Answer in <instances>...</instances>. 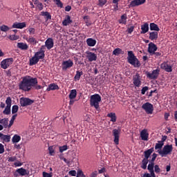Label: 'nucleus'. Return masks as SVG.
Listing matches in <instances>:
<instances>
[{
  "mask_svg": "<svg viewBox=\"0 0 177 177\" xmlns=\"http://www.w3.org/2000/svg\"><path fill=\"white\" fill-rule=\"evenodd\" d=\"M38 84V79L32 77L31 76H25L22 77V80L19 84V89L24 92H30L32 89V86Z\"/></svg>",
  "mask_w": 177,
  "mask_h": 177,
  "instance_id": "f257e3e1",
  "label": "nucleus"
},
{
  "mask_svg": "<svg viewBox=\"0 0 177 177\" xmlns=\"http://www.w3.org/2000/svg\"><path fill=\"white\" fill-rule=\"evenodd\" d=\"M102 102V97L99 94H94L90 97V106L94 107L97 113H100V106L99 103Z\"/></svg>",
  "mask_w": 177,
  "mask_h": 177,
  "instance_id": "f03ea898",
  "label": "nucleus"
},
{
  "mask_svg": "<svg viewBox=\"0 0 177 177\" xmlns=\"http://www.w3.org/2000/svg\"><path fill=\"white\" fill-rule=\"evenodd\" d=\"M127 62L131 66H133L136 68L140 66V61L135 56L133 51L129 50L127 52Z\"/></svg>",
  "mask_w": 177,
  "mask_h": 177,
  "instance_id": "7ed1b4c3",
  "label": "nucleus"
},
{
  "mask_svg": "<svg viewBox=\"0 0 177 177\" xmlns=\"http://www.w3.org/2000/svg\"><path fill=\"white\" fill-rule=\"evenodd\" d=\"M174 150V147L172 145H166L163 147L162 150L158 151V154L161 156V157H167V156H169L172 154V151Z\"/></svg>",
  "mask_w": 177,
  "mask_h": 177,
  "instance_id": "20e7f679",
  "label": "nucleus"
},
{
  "mask_svg": "<svg viewBox=\"0 0 177 177\" xmlns=\"http://www.w3.org/2000/svg\"><path fill=\"white\" fill-rule=\"evenodd\" d=\"M160 68H158L156 70H153L151 73L146 72L145 74L149 80H157L158 78V75H160Z\"/></svg>",
  "mask_w": 177,
  "mask_h": 177,
  "instance_id": "39448f33",
  "label": "nucleus"
},
{
  "mask_svg": "<svg viewBox=\"0 0 177 177\" xmlns=\"http://www.w3.org/2000/svg\"><path fill=\"white\" fill-rule=\"evenodd\" d=\"M74 66V62L71 59H69L66 61H63L62 63V71H67L69 68H71Z\"/></svg>",
  "mask_w": 177,
  "mask_h": 177,
  "instance_id": "423d86ee",
  "label": "nucleus"
},
{
  "mask_svg": "<svg viewBox=\"0 0 177 177\" xmlns=\"http://www.w3.org/2000/svg\"><path fill=\"white\" fill-rule=\"evenodd\" d=\"M13 58H7L1 62L0 66L1 68L3 70H6V68H9L12 64H13Z\"/></svg>",
  "mask_w": 177,
  "mask_h": 177,
  "instance_id": "0eeeda50",
  "label": "nucleus"
},
{
  "mask_svg": "<svg viewBox=\"0 0 177 177\" xmlns=\"http://www.w3.org/2000/svg\"><path fill=\"white\" fill-rule=\"evenodd\" d=\"M34 102V100H31L28 97H21L19 100V103L21 107H27V106H31Z\"/></svg>",
  "mask_w": 177,
  "mask_h": 177,
  "instance_id": "6e6552de",
  "label": "nucleus"
},
{
  "mask_svg": "<svg viewBox=\"0 0 177 177\" xmlns=\"http://www.w3.org/2000/svg\"><path fill=\"white\" fill-rule=\"evenodd\" d=\"M142 109L145 110L147 114H153V111H154V106L150 102H146L142 104Z\"/></svg>",
  "mask_w": 177,
  "mask_h": 177,
  "instance_id": "1a4fd4ad",
  "label": "nucleus"
},
{
  "mask_svg": "<svg viewBox=\"0 0 177 177\" xmlns=\"http://www.w3.org/2000/svg\"><path fill=\"white\" fill-rule=\"evenodd\" d=\"M6 104L7 105L3 111V114L6 115H9L10 114V108L12 107V98L10 97H8L6 100Z\"/></svg>",
  "mask_w": 177,
  "mask_h": 177,
  "instance_id": "9d476101",
  "label": "nucleus"
},
{
  "mask_svg": "<svg viewBox=\"0 0 177 177\" xmlns=\"http://www.w3.org/2000/svg\"><path fill=\"white\" fill-rule=\"evenodd\" d=\"M46 50V48H45V46H41L40 47L39 51H37L35 53V55L39 58V60H42V59H45V50Z\"/></svg>",
  "mask_w": 177,
  "mask_h": 177,
  "instance_id": "9b49d317",
  "label": "nucleus"
},
{
  "mask_svg": "<svg viewBox=\"0 0 177 177\" xmlns=\"http://www.w3.org/2000/svg\"><path fill=\"white\" fill-rule=\"evenodd\" d=\"M112 132L114 136V140H113L114 143L115 145H120V135L121 133V130L114 129Z\"/></svg>",
  "mask_w": 177,
  "mask_h": 177,
  "instance_id": "f8f14e48",
  "label": "nucleus"
},
{
  "mask_svg": "<svg viewBox=\"0 0 177 177\" xmlns=\"http://www.w3.org/2000/svg\"><path fill=\"white\" fill-rule=\"evenodd\" d=\"M143 3H146V0H133L130 2L129 8H136V6H140Z\"/></svg>",
  "mask_w": 177,
  "mask_h": 177,
  "instance_id": "ddd939ff",
  "label": "nucleus"
},
{
  "mask_svg": "<svg viewBox=\"0 0 177 177\" xmlns=\"http://www.w3.org/2000/svg\"><path fill=\"white\" fill-rule=\"evenodd\" d=\"M86 55L88 62H96L97 60V55L94 53L86 51Z\"/></svg>",
  "mask_w": 177,
  "mask_h": 177,
  "instance_id": "4468645a",
  "label": "nucleus"
},
{
  "mask_svg": "<svg viewBox=\"0 0 177 177\" xmlns=\"http://www.w3.org/2000/svg\"><path fill=\"white\" fill-rule=\"evenodd\" d=\"M160 68L165 70L167 73H172V66L168 64L167 62H164L160 64Z\"/></svg>",
  "mask_w": 177,
  "mask_h": 177,
  "instance_id": "2eb2a0df",
  "label": "nucleus"
},
{
  "mask_svg": "<svg viewBox=\"0 0 177 177\" xmlns=\"http://www.w3.org/2000/svg\"><path fill=\"white\" fill-rule=\"evenodd\" d=\"M133 84L137 88H139L140 85H142V82L140 81V75L139 73H136L135 76L133 77Z\"/></svg>",
  "mask_w": 177,
  "mask_h": 177,
  "instance_id": "dca6fc26",
  "label": "nucleus"
},
{
  "mask_svg": "<svg viewBox=\"0 0 177 177\" xmlns=\"http://www.w3.org/2000/svg\"><path fill=\"white\" fill-rule=\"evenodd\" d=\"M24 38V39H26L28 44H29L30 45H33V46H35V45L38 44V40L32 36L26 37Z\"/></svg>",
  "mask_w": 177,
  "mask_h": 177,
  "instance_id": "f3484780",
  "label": "nucleus"
},
{
  "mask_svg": "<svg viewBox=\"0 0 177 177\" xmlns=\"http://www.w3.org/2000/svg\"><path fill=\"white\" fill-rule=\"evenodd\" d=\"M55 45V43L53 42V39L48 38L45 41V45H43L42 46H45V48H47L48 50H50L52 48H53Z\"/></svg>",
  "mask_w": 177,
  "mask_h": 177,
  "instance_id": "a211bd4d",
  "label": "nucleus"
},
{
  "mask_svg": "<svg viewBox=\"0 0 177 177\" xmlns=\"http://www.w3.org/2000/svg\"><path fill=\"white\" fill-rule=\"evenodd\" d=\"M157 49V45H156L154 43L151 42L149 44L148 52L151 56L152 55H154V53L156 52Z\"/></svg>",
  "mask_w": 177,
  "mask_h": 177,
  "instance_id": "6ab92c4d",
  "label": "nucleus"
},
{
  "mask_svg": "<svg viewBox=\"0 0 177 177\" xmlns=\"http://www.w3.org/2000/svg\"><path fill=\"white\" fill-rule=\"evenodd\" d=\"M26 26V22H15L12 24V28H19L21 30L22 28H25Z\"/></svg>",
  "mask_w": 177,
  "mask_h": 177,
  "instance_id": "aec40b11",
  "label": "nucleus"
},
{
  "mask_svg": "<svg viewBox=\"0 0 177 177\" xmlns=\"http://www.w3.org/2000/svg\"><path fill=\"white\" fill-rule=\"evenodd\" d=\"M140 138L142 140H149V133L147 132V129H145L140 132Z\"/></svg>",
  "mask_w": 177,
  "mask_h": 177,
  "instance_id": "412c9836",
  "label": "nucleus"
},
{
  "mask_svg": "<svg viewBox=\"0 0 177 177\" xmlns=\"http://www.w3.org/2000/svg\"><path fill=\"white\" fill-rule=\"evenodd\" d=\"M158 39V32H149V39L151 41H156Z\"/></svg>",
  "mask_w": 177,
  "mask_h": 177,
  "instance_id": "4be33fe9",
  "label": "nucleus"
},
{
  "mask_svg": "<svg viewBox=\"0 0 177 177\" xmlns=\"http://www.w3.org/2000/svg\"><path fill=\"white\" fill-rule=\"evenodd\" d=\"M146 32H149V23L147 22L141 25L140 34H146Z\"/></svg>",
  "mask_w": 177,
  "mask_h": 177,
  "instance_id": "5701e85b",
  "label": "nucleus"
},
{
  "mask_svg": "<svg viewBox=\"0 0 177 177\" xmlns=\"http://www.w3.org/2000/svg\"><path fill=\"white\" fill-rule=\"evenodd\" d=\"M154 151V147H151L149 149H147V151H145L144 152V156L146 160H149V158H150V156H151V153Z\"/></svg>",
  "mask_w": 177,
  "mask_h": 177,
  "instance_id": "b1692460",
  "label": "nucleus"
},
{
  "mask_svg": "<svg viewBox=\"0 0 177 177\" xmlns=\"http://www.w3.org/2000/svg\"><path fill=\"white\" fill-rule=\"evenodd\" d=\"M59 89V86L55 83H53L48 85V87L47 88L46 91L47 92H49L50 91H57Z\"/></svg>",
  "mask_w": 177,
  "mask_h": 177,
  "instance_id": "393cba45",
  "label": "nucleus"
},
{
  "mask_svg": "<svg viewBox=\"0 0 177 177\" xmlns=\"http://www.w3.org/2000/svg\"><path fill=\"white\" fill-rule=\"evenodd\" d=\"M39 62V58L34 55L32 58L29 60V66H35Z\"/></svg>",
  "mask_w": 177,
  "mask_h": 177,
  "instance_id": "a878e982",
  "label": "nucleus"
},
{
  "mask_svg": "<svg viewBox=\"0 0 177 177\" xmlns=\"http://www.w3.org/2000/svg\"><path fill=\"white\" fill-rule=\"evenodd\" d=\"M73 23V20H71V17L70 15H66L64 20L62 21V25L67 26L68 24H71Z\"/></svg>",
  "mask_w": 177,
  "mask_h": 177,
  "instance_id": "bb28decb",
  "label": "nucleus"
},
{
  "mask_svg": "<svg viewBox=\"0 0 177 177\" xmlns=\"http://www.w3.org/2000/svg\"><path fill=\"white\" fill-rule=\"evenodd\" d=\"M17 46L21 50H27L28 49V45H27L26 43H17Z\"/></svg>",
  "mask_w": 177,
  "mask_h": 177,
  "instance_id": "cd10ccee",
  "label": "nucleus"
},
{
  "mask_svg": "<svg viewBox=\"0 0 177 177\" xmlns=\"http://www.w3.org/2000/svg\"><path fill=\"white\" fill-rule=\"evenodd\" d=\"M149 28L151 31H156V32L160 31V28L158 27V25L154 23H151L149 24Z\"/></svg>",
  "mask_w": 177,
  "mask_h": 177,
  "instance_id": "c85d7f7f",
  "label": "nucleus"
},
{
  "mask_svg": "<svg viewBox=\"0 0 177 177\" xmlns=\"http://www.w3.org/2000/svg\"><path fill=\"white\" fill-rule=\"evenodd\" d=\"M88 46H95L96 45V40L93 38H88L86 41Z\"/></svg>",
  "mask_w": 177,
  "mask_h": 177,
  "instance_id": "c756f323",
  "label": "nucleus"
},
{
  "mask_svg": "<svg viewBox=\"0 0 177 177\" xmlns=\"http://www.w3.org/2000/svg\"><path fill=\"white\" fill-rule=\"evenodd\" d=\"M107 117L111 118V122H115L117 121V115H115V113H109L107 114Z\"/></svg>",
  "mask_w": 177,
  "mask_h": 177,
  "instance_id": "7c9ffc66",
  "label": "nucleus"
},
{
  "mask_svg": "<svg viewBox=\"0 0 177 177\" xmlns=\"http://www.w3.org/2000/svg\"><path fill=\"white\" fill-rule=\"evenodd\" d=\"M125 53L122 49L120 48H117L113 51V55H115V56H118L119 55H124Z\"/></svg>",
  "mask_w": 177,
  "mask_h": 177,
  "instance_id": "2f4dec72",
  "label": "nucleus"
},
{
  "mask_svg": "<svg viewBox=\"0 0 177 177\" xmlns=\"http://www.w3.org/2000/svg\"><path fill=\"white\" fill-rule=\"evenodd\" d=\"M16 172L19 174V175H21V176H26V175H27V170H26V169H24L23 167H21L20 169H17L16 170Z\"/></svg>",
  "mask_w": 177,
  "mask_h": 177,
  "instance_id": "473e14b6",
  "label": "nucleus"
},
{
  "mask_svg": "<svg viewBox=\"0 0 177 177\" xmlns=\"http://www.w3.org/2000/svg\"><path fill=\"white\" fill-rule=\"evenodd\" d=\"M41 16L45 17L46 20H52V15H50V13L49 12H44L42 11L41 12Z\"/></svg>",
  "mask_w": 177,
  "mask_h": 177,
  "instance_id": "72a5a7b5",
  "label": "nucleus"
},
{
  "mask_svg": "<svg viewBox=\"0 0 177 177\" xmlns=\"http://www.w3.org/2000/svg\"><path fill=\"white\" fill-rule=\"evenodd\" d=\"M21 140V137L17 134L14 135L12 138V143H19Z\"/></svg>",
  "mask_w": 177,
  "mask_h": 177,
  "instance_id": "f704fd0d",
  "label": "nucleus"
},
{
  "mask_svg": "<svg viewBox=\"0 0 177 177\" xmlns=\"http://www.w3.org/2000/svg\"><path fill=\"white\" fill-rule=\"evenodd\" d=\"M69 99H75L77 97V90L73 89L71 91L69 95Z\"/></svg>",
  "mask_w": 177,
  "mask_h": 177,
  "instance_id": "c9c22d12",
  "label": "nucleus"
},
{
  "mask_svg": "<svg viewBox=\"0 0 177 177\" xmlns=\"http://www.w3.org/2000/svg\"><path fill=\"white\" fill-rule=\"evenodd\" d=\"M84 75V72L81 71L80 72L79 71H76V74L74 77V80L75 81H80V80L81 79V75Z\"/></svg>",
  "mask_w": 177,
  "mask_h": 177,
  "instance_id": "e433bc0d",
  "label": "nucleus"
},
{
  "mask_svg": "<svg viewBox=\"0 0 177 177\" xmlns=\"http://www.w3.org/2000/svg\"><path fill=\"white\" fill-rule=\"evenodd\" d=\"M147 164H149V159H145L144 158L142 160V165H141V168L142 169H146L147 168Z\"/></svg>",
  "mask_w": 177,
  "mask_h": 177,
  "instance_id": "4c0bfd02",
  "label": "nucleus"
},
{
  "mask_svg": "<svg viewBox=\"0 0 177 177\" xmlns=\"http://www.w3.org/2000/svg\"><path fill=\"white\" fill-rule=\"evenodd\" d=\"M127 14H124L121 16V19L119 20L120 24H127Z\"/></svg>",
  "mask_w": 177,
  "mask_h": 177,
  "instance_id": "58836bf2",
  "label": "nucleus"
},
{
  "mask_svg": "<svg viewBox=\"0 0 177 177\" xmlns=\"http://www.w3.org/2000/svg\"><path fill=\"white\" fill-rule=\"evenodd\" d=\"M84 21H85V24L87 27H89V26H92V22H91V21H89V16L86 15L83 17Z\"/></svg>",
  "mask_w": 177,
  "mask_h": 177,
  "instance_id": "ea45409f",
  "label": "nucleus"
},
{
  "mask_svg": "<svg viewBox=\"0 0 177 177\" xmlns=\"http://www.w3.org/2000/svg\"><path fill=\"white\" fill-rule=\"evenodd\" d=\"M8 121H9V119L8 118L1 119L0 120V124H3L4 128H8Z\"/></svg>",
  "mask_w": 177,
  "mask_h": 177,
  "instance_id": "a19ab883",
  "label": "nucleus"
},
{
  "mask_svg": "<svg viewBox=\"0 0 177 177\" xmlns=\"http://www.w3.org/2000/svg\"><path fill=\"white\" fill-rule=\"evenodd\" d=\"M59 153H63L64 151L68 150V146L65 145L62 147H59Z\"/></svg>",
  "mask_w": 177,
  "mask_h": 177,
  "instance_id": "79ce46f5",
  "label": "nucleus"
},
{
  "mask_svg": "<svg viewBox=\"0 0 177 177\" xmlns=\"http://www.w3.org/2000/svg\"><path fill=\"white\" fill-rule=\"evenodd\" d=\"M0 30L3 32H6V31H9L10 28L6 25H2L1 26H0Z\"/></svg>",
  "mask_w": 177,
  "mask_h": 177,
  "instance_id": "37998d69",
  "label": "nucleus"
},
{
  "mask_svg": "<svg viewBox=\"0 0 177 177\" xmlns=\"http://www.w3.org/2000/svg\"><path fill=\"white\" fill-rule=\"evenodd\" d=\"M16 117H17V114H15L12 115L10 121V124L8 125V128H10V127H12V125H13V122H15V120H16Z\"/></svg>",
  "mask_w": 177,
  "mask_h": 177,
  "instance_id": "c03bdc74",
  "label": "nucleus"
},
{
  "mask_svg": "<svg viewBox=\"0 0 177 177\" xmlns=\"http://www.w3.org/2000/svg\"><path fill=\"white\" fill-rule=\"evenodd\" d=\"M53 2L55 3V5H57V6L58 8H63V3L62 2V1L60 0H53Z\"/></svg>",
  "mask_w": 177,
  "mask_h": 177,
  "instance_id": "a18cd8bd",
  "label": "nucleus"
},
{
  "mask_svg": "<svg viewBox=\"0 0 177 177\" xmlns=\"http://www.w3.org/2000/svg\"><path fill=\"white\" fill-rule=\"evenodd\" d=\"M147 169L149 172L154 171V162H151V163L148 165Z\"/></svg>",
  "mask_w": 177,
  "mask_h": 177,
  "instance_id": "49530a36",
  "label": "nucleus"
},
{
  "mask_svg": "<svg viewBox=\"0 0 177 177\" xmlns=\"http://www.w3.org/2000/svg\"><path fill=\"white\" fill-rule=\"evenodd\" d=\"M19 111V106L17 105H13L12 107V114H16Z\"/></svg>",
  "mask_w": 177,
  "mask_h": 177,
  "instance_id": "de8ad7c7",
  "label": "nucleus"
},
{
  "mask_svg": "<svg viewBox=\"0 0 177 177\" xmlns=\"http://www.w3.org/2000/svg\"><path fill=\"white\" fill-rule=\"evenodd\" d=\"M48 151H49V155L50 156H55V148H53V146H50L48 147Z\"/></svg>",
  "mask_w": 177,
  "mask_h": 177,
  "instance_id": "09e8293b",
  "label": "nucleus"
},
{
  "mask_svg": "<svg viewBox=\"0 0 177 177\" xmlns=\"http://www.w3.org/2000/svg\"><path fill=\"white\" fill-rule=\"evenodd\" d=\"M8 39H10V41H17V39H19V36L16 35H12L8 37Z\"/></svg>",
  "mask_w": 177,
  "mask_h": 177,
  "instance_id": "8fccbe9b",
  "label": "nucleus"
},
{
  "mask_svg": "<svg viewBox=\"0 0 177 177\" xmlns=\"http://www.w3.org/2000/svg\"><path fill=\"white\" fill-rule=\"evenodd\" d=\"M76 176L77 177H86V176H85V174H84V171H82V170H81V169L77 170Z\"/></svg>",
  "mask_w": 177,
  "mask_h": 177,
  "instance_id": "3c124183",
  "label": "nucleus"
},
{
  "mask_svg": "<svg viewBox=\"0 0 177 177\" xmlns=\"http://www.w3.org/2000/svg\"><path fill=\"white\" fill-rule=\"evenodd\" d=\"M2 140H4V142H6L7 143L10 142V136L4 135Z\"/></svg>",
  "mask_w": 177,
  "mask_h": 177,
  "instance_id": "603ef678",
  "label": "nucleus"
},
{
  "mask_svg": "<svg viewBox=\"0 0 177 177\" xmlns=\"http://www.w3.org/2000/svg\"><path fill=\"white\" fill-rule=\"evenodd\" d=\"M154 169L156 174H160L161 172V169H160V166H158V165L154 166Z\"/></svg>",
  "mask_w": 177,
  "mask_h": 177,
  "instance_id": "864d4df0",
  "label": "nucleus"
},
{
  "mask_svg": "<svg viewBox=\"0 0 177 177\" xmlns=\"http://www.w3.org/2000/svg\"><path fill=\"white\" fill-rule=\"evenodd\" d=\"M134 30H135V26H131L130 28H127V32H128V34H132Z\"/></svg>",
  "mask_w": 177,
  "mask_h": 177,
  "instance_id": "5fc2aeb1",
  "label": "nucleus"
},
{
  "mask_svg": "<svg viewBox=\"0 0 177 177\" xmlns=\"http://www.w3.org/2000/svg\"><path fill=\"white\" fill-rule=\"evenodd\" d=\"M147 91H149V87L148 86L143 87L141 90L142 95H145V93H146V92H147Z\"/></svg>",
  "mask_w": 177,
  "mask_h": 177,
  "instance_id": "6e6d98bb",
  "label": "nucleus"
},
{
  "mask_svg": "<svg viewBox=\"0 0 177 177\" xmlns=\"http://www.w3.org/2000/svg\"><path fill=\"white\" fill-rule=\"evenodd\" d=\"M3 153H5V147L0 143V154H3Z\"/></svg>",
  "mask_w": 177,
  "mask_h": 177,
  "instance_id": "4d7b16f0",
  "label": "nucleus"
},
{
  "mask_svg": "<svg viewBox=\"0 0 177 177\" xmlns=\"http://www.w3.org/2000/svg\"><path fill=\"white\" fill-rule=\"evenodd\" d=\"M28 31H29L30 35H34V34H35V28H29Z\"/></svg>",
  "mask_w": 177,
  "mask_h": 177,
  "instance_id": "13d9d810",
  "label": "nucleus"
},
{
  "mask_svg": "<svg viewBox=\"0 0 177 177\" xmlns=\"http://www.w3.org/2000/svg\"><path fill=\"white\" fill-rule=\"evenodd\" d=\"M68 174L71 175V176H77V171L75 170H71Z\"/></svg>",
  "mask_w": 177,
  "mask_h": 177,
  "instance_id": "bf43d9fd",
  "label": "nucleus"
},
{
  "mask_svg": "<svg viewBox=\"0 0 177 177\" xmlns=\"http://www.w3.org/2000/svg\"><path fill=\"white\" fill-rule=\"evenodd\" d=\"M158 149H162V144H160L159 142L156 144L155 150H158Z\"/></svg>",
  "mask_w": 177,
  "mask_h": 177,
  "instance_id": "052dcab7",
  "label": "nucleus"
},
{
  "mask_svg": "<svg viewBox=\"0 0 177 177\" xmlns=\"http://www.w3.org/2000/svg\"><path fill=\"white\" fill-rule=\"evenodd\" d=\"M16 160H17V158L16 156H12V157L8 158L9 162H13L16 161Z\"/></svg>",
  "mask_w": 177,
  "mask_h": 177,
  "instance_id": "680f3d73",
  "label": "nucleus"
},
{
  "mask_svg": "<svg viewBox=\"0 0 177 177\" xmlns=\"http://www.w3.org/2000/svg\"><path fill=\"white\" fill-rule=\"evenodd\" d=\"M52 173H47L46 171L43 172V177H52Z\"/></svg>",
  "mask_w": 177,
  "mask_h": 177,
  "instance_id": "e2e57ef3",
  "label": "nucleus"
},
{
  "mask_svg": "<svg viewBox=\"0 0 177 177\" xmlns=\"http://www.w3.org/2000/svg\"><path fill=\"white\" fill-rule=\"evenodd\" d=\"M157 153H154L152 155V158L151 160V162H154V161H156V158H157Z\"/></svg>",
  "mask_w": 177,
  "mask_h": 177,
  "instance_id": "0e129e2a",
  "label": "nucleus"
},
{
  "mask_svg": "<svg viewBox=\"0 0 177 177\" xmlns=\"http://www.w3.org/2000/svg\"><path fill=\"white\" fill-rule=\"evenodd\" d=\"M106 0H99V5L100 6H103L106 5Z\"/></svg>",
  "mask_w": 177,
  "mask_h": 177,
  "instance_id": "69168bd1",
  "label": "nucleus"
},
{
  "mask_svg": "<svg viewBox=\"0 0 177 177\" xmlns=\"http://www.w3.org/2000/svg\"><path fill=\"white\" fill-rule=\"evenodd\" d=\"M90 177H97V171L92 172L90 175Z\"/></svg>",
  "mask_w": 177,
  "mask_h": 177,
  "instance_id": "338daca9",
  "label": "nucleus"
},
{
  "mask_svg": "<svg viewBox=\"0 0 177 177\" xmlns=\"http://www.w3.org/2000/svg\"><path fill=\"white\" fill-rule=\"evenodd\" d=\"M84 120L86 121L87 122H89L91 121V117L89 116V115H85Z\"/></svg>",
  "mask_w": 177,
  "mask_h": 177,
  "instance_id": "774afa93",
  "label": "nucleus"
}]
</instances>
